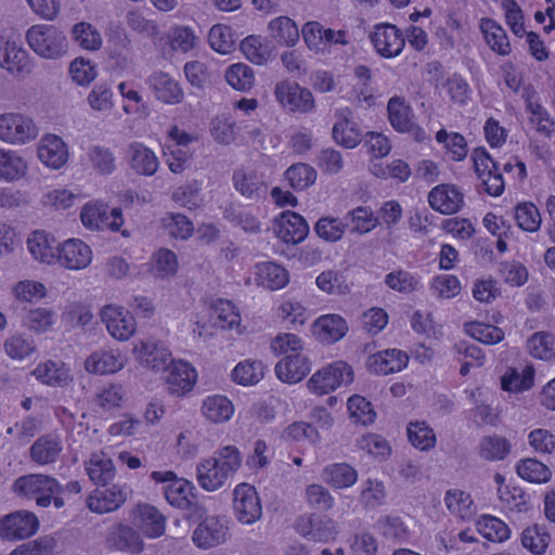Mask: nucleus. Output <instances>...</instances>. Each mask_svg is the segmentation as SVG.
I'll return each instance as SVG.
<instances>
[{
  "instance_id": "nucleus-32",
  "label": "nucleus",
  "mask_w": 555,
  "mask_h": 555,
  "mask_svg": "<svg viewBox=\"0 0 555 555\" xmlns=\"http://www.w3.org/2000/svg\"><path fill=\"white\" fill-rule=\"evenodd\" d=\"M388 119L390 125L399 132H411L415 127L411 106L405 99L395 95L387 104Z\"/></svg>"
},
{
  "instance_id": "nucleus-58",
  "label": "nucleus",
  "mask_w": 555,
  "mask_h": 555,
  "mask_svg": "<svg viewBox=\"0 0 555 555\" xmlns=\"http://www.w3.org/2000/svg\"><path fill=\"white\" fill-rule=\"evenodd\" d=\"M479 533L489 541L503 542L509 537V528L494 516H483L477 524Z\"/></svg>"
},
{
  "instance_id": "nucleus-59",
  "label": "nucleus",
  "mask_w": 555,
  "mask_h": 555,
  "mask_svg": "<svg viewBox=\"0 0 555 555\" xmlns=\"http://www.w3.org/2000/svg\"><path fill=\"white\" fill-rule=\"evenodd\" d=\"M514 218L518 227L528 232H535L541 225V215L534 204L525 202L515 207Z\"/></svg>"
},
{
  "instance_id": "nucleus-45",
  "label": "nucleus",
  "mask_w": 555,
  "mask_h": 555,
  "mask_svg": "<svg viewBox=\"0 0 555 555\" xmlns=\"http://www.w3.org/2000/svg\"><path fill=\"white\" fill-rule=\"evenodd\" d=\"M448 509L462 519H469L475 515L476 507L470 495L463 490H449L444 496Z\"/></svg>"
},
{
  "instance_id": "nucleus-48",
  "label": "nucleus",
  "mask_w": 555,
  "mask_h": 555,
  "mask_svg": "<svg viewBox=\"0 0 555 555\" xmlns=\"http://www.w3.org/2000/svg\"><path fill=\"white\" fill-rule=\"evenodd\" d=\"M264 366L258 360L240 362L232 371V379L244 386L255 385L263 378Z\"/></svg>"
},
{
  "instance_id": "nucleus-63",
  "label": "nucleus",
  "mask_w": 555,
  "mask_h": 555,
  "mask_svg": "<svg viewBox=\"0 0 555 555\" xmlns=\"http://www.w3.org/2000/svg\"><path fill=\"white\" fill-rule=\"evenodd\" d=\"M217 324L222 328H234L241 322V315L234 305L224 299H217L212 305Z\"/></svg>"
},
{
  "instance_id": "nucleus-41",
  "label": "nucleus",
  "mask_w": 555,
  "mask_h": 555,
  "mask_svg": "<svg viewBox=\"0 0 555 555\" xmlns=\"http://www.w3.org/2000/svg\"><path fill=\"white\" fill-rule=\"evenodd\" d=\"M139 528L144 535L147 538H158L164 534L165 518L154 506H139Z\"/></svg>"
},
{
  "instance_id": "nucleus-25",
  "label": "nucleus",
  "mask_w": 555,
  "mask_h": 555,
  "mask_svg": "<svg viewBox=\"0 0 555 555\" xmlns=\"http://www.w3.org/2000/svg\"><path fill=\"white\" fill-rule=\"evenodd\" d=\"M126 158L130 168L139 176L152 177L159 167L155 153L140 142H131L127 146Z\"/></svg>"
},
{
  "instance_id": "nucleus-33",
  "label": "nucleus",
  "mask_w": 555,
  "mask_h": 555,
  "mask_svg": "<svg viewBox=\"0 0 555 555\" xmlns=\"http://www.w3.org/2000/svg\"><path fill=\"white\" fill-rule=\"evenodd\" d=\"M321 478L335 489H345L357 482L358 472L348 463H334L322 469Z\"/></svg>"
},
{
  "instance_id": "nucleus-24",
  "label": "nucleus",
  "mask_w": 555,
  "mask_h": 555,
  "mask_svg": "<svg viewBox=\"0 0 555 555\" xmlns=\"http://www.w3.org/2000/svg\"><path fill=\"white\" fill-rule=\"evenodd\" d=\"M275 232L283 242L298 244L307 237L309 225L302 216L287 210L278 218Z\"/></svg>"
},
{
  "instance_id": "nucleus-51",
  "label": "nucleus",
  "mask_w": 555,
  "mask_h": 555,
  "mask_svg": "<svg viewBox=\"0 0 555 555\" xmlns=\"http://www.w3.org/2000/svg\"><path fill=\"white\" fill-rule=\"evenodd\" d=\"M479 452L487 461L503 460L511 452V443L504 437L486 436L480 440Z\"/></svg>"
},
{
  "instance_id": "nucleus-4",
  "label": "nucleus",
  "mask_w": 555,
  "mask_h": 555,
  "mask_svg": "<svg viewBox=\"0 0 555 555\" xmlns=\"http://www.w3.org/2000/svg\"><path fill=\"white\" fill-rule=\"evenodd\" d=\"M274 96L278 103L289 113L309 114L315 108L312 92L295 81H279L274 87Z\"/></svg>"
},
{
  "instance_id": "nucleus-47",
  "label": "nucleus",
  "mask_w": 555,
  "mask_h": 555,
  "mask_svg": "<svg viewBox=\"0 0 555 555\" xmlns=\"http://www.w3.org/2000/svg\"><path fill=\"white\" fill-rule=\"evenodd\" d=\"M317 170L305 163H297L292 165L285 171V178L292 189L302 191L314 184L317 180Z\"/></svg>"
},
{
  "instance_id": "nucleus-13",
  "label": "nucleus",
  "mask_w": 555,
  "mask_h": 555,
  "mask_svg": "<svg viewBox=\"0 0 555 555\" xmlns=\"http://www.w3.org/2000/svg\"><path fill=\"white\" fill-rule=\"evenodd\" d=\"M370 39L376 52L386 59L399 55L405 44V38L401 30L391 24L376 25Z\"/></svg>"
},
{
  "instance_id": "nucleus-19",
  "label": "nucleus",
  "mask_w": 555,
  "mask_h": 555,
  "mask_svg": "<svg viewBox=\"0 0 555 555\" xmlns=\"http://www.w3.org/2000/svg\"><path fill=\"white\" fill-rule=\"evenodd\" d=\"M430 207L443 215H452L464 206V195L453 184H439L428 194Z\"/></svg>"
},
{
  "instance_id": "nucleus-22",
  "label": "nucleus",
  "mask_w": 555,
  "mask_h": 555,
  "mask_svg": "<svg viewBox=\"0 0 555 555\" xmlns=\"http://www.w3.org/2000/svg\"><path fill=\"white\" fill-rule=\"evenodd\" d=\"M146 82L158 101L171 105L183 101L182 88L169 74L162 70L154 72L149 76Z\"/></svg>"
},
{
  "instance_id": "nucleus-43",
  "label": "nucleus",
  "mask_w": 555,
  "mask_h": 555,
  "mask_svg": "<svg viewBox=\"0 0 555 555\" xmlns=\"http://www.w3.org/2000/svg\"><path fill=\"white\" fill-rule=\"evenodd\" d=\"M26 170V162L16 152L0 150V180H17L25 175Z\"/></svg>"
},
{
  "instance_id": "nucleus-15",
  "label": "nucleus",
  "mask_w": 555,
  "mask_h": 555,
  "mask_svg": "<svg viewBox=\"0 0 555 555\" xmlns=\"http://www.w3.org/2000/svg\"><path fill=\"white\" fill-rule=\"evenodd\" d=\"M0 67L13 76L29 74L31 65L28 52L15 41L0 37Z\"/></svg>"
},
{
  "instance_id": "nucleus-40",
  "label": "nucleus",
  "mask_w": 555,
  "mask_h": 555,
  "mask_svg": "<svg viewBox=\"0 0 555 555\" xmlns=\"http://www.w3.org/2000/svg\"><path fill=\"white\" fill-rule=\"evenodd\" d=\"M270 36L281 44L293 47L299 39L295 22L287 16H279L269 23Z\"/></svg>"
},
{
  "instance_id": "nucleus-37",
  "label": "nucleus",
  "mask_w": 555,
  "mask_h": 555,
  "mask_svg": "<svg viewBox=\"0 0 555 555\" xmlns=\"http://www.w3.org/2000/svg\"><path fill=\"white\" fill-rule=\"evenodd\" d=\"M61 451V440L52 435L38 438L29 450L31 460L40 465L54 463L60 456Z\"/></svg>"
},
{
  "instance_id": "nucleus-39",
  "label": "nucleus",
  "mask_w": 555,
  "mask_h": 555,
  "mask_svg": "<svg viewBox=\"0 0 555 555\" xmlns=\"http://www.w3.org/2000/svg\"><path fill=\"white\" fill-rule=\"evenodd\" d=\"M204 416L212 423H221L231 418L234 412L232 402L224 396L207 397L202 404Z\"/></svg>"
},
{
  "instance_id": "nucleus-38",
  "label": "nucleus",
  "mask_w": 555,
  "mask_h": 555,
  "mask_svg": "<svg viewBox=\"0 0 555 555\" xmlns=\"http://www.w3.org/2000/svg\"><path fill=\"white\" fill-rule=\"evenodd\" d=\"M233 184L237 192L250 199L261 197L267 191L264 181L254 171H235L233 173Z\"/></svg>"
},
{
  "instance_id": "nucleus-18",
  "label": "nucleus",
  "mask_w": 555,
  "mask_h": 555,
  "mask_svg": "<svg viewBox=\"0 0 555 555\" xmlns=\"http://www.w3.org/2000/svg\"><path fill=\"white\" fill-rule=\"evenodd\" d=\"M165 372L167 390L177 397L191 391L197 378L194 367L184 361L173 360Z\"/></svg>"
},
{
  "instance_id": "nucleus-64",
  "label": "nucleus",
  "mask_w": 555,
  "mask_h": 555,
  "mask_svg": "<svg viewBox=\"0 0 555 555\" xmlns=\"http://www.w3.org/2000/svg\"><path fill=\"white\" fill-rule=\"evenodd\" d=\"M34 374L42 383L51 386H61L68 379L67 370L52 361L39 364L35 369Z\"/></svg>"
},
{
  "instance_id": "nucleus-20",
  "label": "nucleus",
  "mask_w": 555,
  "mask_h": 555,
  "mask_svg": "<svg viewBox=\"0 0 555 555\" xmlns=\"http://www.w3.org/2000/svg\"><path fill=\"white\" fill-rule=\"evenodd\" d=\"M14 488L18 494L34 498L36 501L40 495L63 491L56 479L42 474L22 476L15 480Z\"/></svg>"
},
{
  "instance_id": "nucleus-57",
  "label": "nucleus",
  "mask_w": 555,
  "mask_h": 555,
  "mask_svg": "<svg viewBox=\"0 0 555 555\" xmlns=\"http://www.w3.org/2000/svg\"><path fill=\"white\" fill-rule=\"evenodd\" d=\"M550 541L547 531L538 525L526 528L521 533V544L535 555L543 554Z\"/></svg>"
},
{
  "instance_id": "nucleus-16",
  "label": "nucleus",
  "mask_w": 555,
  "mask_h": 555,
  "mask_svg": "<svg viewBox=\"0 0 555 555\" xmlns=\"http://www.w3.org/2000/svg\"><path fill=\"white\" fill-rule=\"evenodd\" d=\"M227 534L228 527L221 518L207 516L194 529L192 540L197 547L210 548L223 543Z\"/></svg>"
},
{
  "instance_id": "nucleus-53",
  "label": "nucleus",
  "mask_w": 555,
  "mask_h": 555,
  "mask_svg": "<svg viewBox=\"0 0 555 555\" xmlns=\"http://www.w3.org/2000/svg\"><path fill=\"white\" fill-rule=\"evenodd\" d=\"M465 332L472 338L486 345H495L504 339V332L500 327L481 322L466 323Z\"/></svg>"
},
{
  "instance_id": "nucleus-7",
  "label": "nucleus",
  "mask_w": 555,
  "mask_h": 555,
  "mask_svg": "<svg viewBox=\"0 0 555 555\" xmlns=\"http://www.w3.org/2000/svg\"><path fill=\"white\" fill-rule=\"evenodd\" d=\"M82 224L90 230L117 232L120 230L124 219L119 208L109 209L100 203L86 204L80 212Z\"/></svg>"
},
{
  "instance_id": "nucleus-54",
  "label": "nucleus",
  "mask_w": 555,
  "mask_h": 555,
  "mask_svg": "<svg viewBox=\"0 0 555 555\" xmlns=\"http://www.w3.org/2000/svg\"><path fill=\"white\" fill-rule=\"evenodd\" d=\"M436 140L444 145L452 160L461 162L466 157L468 152L467 143L461 133H449L447 130L441 129L437 132Z\"/></svg>"
},
{
  "instance_id": "nucleus-62",
  "label": "nucleus",
  "mask_w": 555,
  "mask_h": 555,
  "mask_svg": "<svg viewBox=\"0 0 555 555\" xmlns=\"http://www.w3.org/2000/svg\"><path fill=\"white\" fill-rule=\"evenodd\" d=\"M75 41L85 50H99L102 46L100 33L89 23H78L73 28Z\"/></svg>"
},
{
  "instance_id": "nucleus-29",
  "label": "nucleus",
  "mask_w": 555,
  "mask_h": 555,
  "mask_svg": "<svg viewBox=\"0 0 555 555\" xmlns=\"http://www.w3.org/2000/svg\"><path fill=\"white\" fill-rule=\"evenodd\" d=\"M347 332V322L339 314L321 315L313 323L314 335L319 340L326 344L340 340Z\"/></svg>"
},
{
  "instance_id": "nucleus-12",
  "label": "nucleus",
  "mask_w": 555,
  "mask_h": 555,
  "mask_svg": "<svg viewBox=\"0 0 555 555\" xmlns=\"http://www.w3.org/2000/svg\"><path fill=\"white\" fill-rule=\"evenodd\" d=\"M335 118L332 129L334 141L346 149L358 146L363 139V131L354 119L352 111L349 107L337 109Z\"/></svg>"
},
{
  "instance_id": "nucleus-1",
  "label": "nucleus",
  "mask_w": 555,
  "mask_h": 555,
  "mask_svg": "<svg viewBox=\"0 0 555 555\" xmlns=\"http://www.w3.org/2000/svg\"><path fill=\"white\" fill-rule=\"evenodd\" d=\"M242 466V453L232 444L219 448L212 456L202 460L196 466L199 486L209 492L217 491Z\"/></svg>"
},
{
  "instance_id": "nucleus-31",
  "label": "nucleus",
  "mask_w": 555,
  "mask_h": 555,
  "mask_svg": "<svg viewBox=\"0 0 555 555\" xmlns=\"http://www.w3.org/2000/svg\"><path fill=\"white\" fill-rule=\"evenodd\" d=\"M85 467L90 480L102 487H105L115 476L113 461L104 452L92 453L85 462Z\"/></svg>"
},
{
  "instance_id": "nucleus-44",
  "label": "nucleus",
  "mask_w": 555,
  "mask_h": 555,
  "mask_svg": "<svg viewBox=\"0 0 555 555\" xmlns=\"http://www.w3.org/2000/svg\"><path fill=\"white\" fill-rule=\"evenodd\" d=\"M406 431L409 441L414 448L421 451H429L435 448L437 442L436 434L426 422H411Z\"/></svg>"
},
{
  "instance_id": "nucleus-8",
  "label": "nucleus",
  "mask_w": 555,
  "mask_h": 555,
  "mask_svg": "<svg viewBox=\"0 0 555 555\" xmlns=\"http://www.w3.org/2000/svg\"><path fill=\"white\" fill-rule=\"evenodd\" d=\"M100 318L108 334L118 341L129 340L137 331L135 319L124 307L105 305L100 311Z\"/></svg>"
},
{
  "instance_id": "nucleus-56",
  "label": "nucleus",
  "mask_w": 555,
  "mask_h": 555,
  "mask_svg": "<svg viewBox=\"0 0 555 555\" xmlns=\"http://www.w3.org/2000/svg\"><path fill=\"white\" fill-rule=\"evenodd\" d=\"M88 159L100 175H111L116 169L114 153L105 146L93 145L89 149Z\"/></svg>"
},
{
  "instance_id": "nucleus-46",
  "label": "nucleus",
  "mask_w": 555,
  "mask_h": 555,
  "mask_svg": "<svg viewBox=\"0 0 555 555\" xmlns=\"http://www.w3.org/2000/svg\"><path fill=\"white\" fill-rule=\"evenodd\" d=\"M534 370L532 366H525L519 373L516 369H508L501 377V387L506 391H524L532 387Z\"/></svg>"
},
{
  "instance_id": "nucleus-10",
  "label": "nucleus",
  "mask_w": 555,
  "mask_h": 555,
  "mask_svg": "<svg viewBox=\"0 0 555 555\" xmlns=\"http://www.w3.org/2000/svg\"><path fill=\"white\" fill-rule=\"evenodd\" d=\"M133 353L142 367L153 372H165L173 361L168 347L153 339L139 341L133 348Z\"/></svg>"
},
{
  "instance_id": "nucleus-61",
  "label": "nucleus",
  "mask_w": 555,
  "mask_h": 555,
  "mask_svg": "<svg viewBox=\"0 0 555 555\" xmlns=\"http://www.w3.org/2000/svg\"><path fill=\"white\" fill-rule=\"evenodd\" d=\"M348 227V222L338 218L323 217L315 223L314 230L321 238L327 242H337Z\"/></svg>"
},
{
  "instance_id": "nucleus-36",
  "label": "nucleus",
  "mask_w": 555,
  "mask_h": 555,
  "mask_svg": "<svg viewBox=\"0 0 555 555\" xmlns=\"http://www.w3.org/2000/svg\"><path fill=\"white\" fill-rule=\"evenodd\" d=\"M480 29L490 49L499 55H508L512 51L505 29L491 18H482Z\"/></svg>"
},
{
  "instance_id": "nucleus-28",
  "label": "nucleus",
  "mask_w": 555,
  "mask_h": 555,
  "mask_svg": "<svg viewBox=\"0 0 555 555\" xmlns=\"http://www.w3.org/2000/svg\"><path fill=\"white\" fill-rule=\"evenodd\" d=\"M310 372V362L301 353H291L280 360L275 365V373L280 380L295 384L304 379Z\"/></svg>"
},
{
  "instance_id": "nucleus-26",
  "label": "nucleus",
  "mask_w": 555,
  "mask_h": 555,
  "mask_svg": "<svg viewBox=\"0 0 555 555\" xmlns=\"http://www.w3.org/2000/svg\"><path fill=\"white\" fill-rule=\"evenodd\" d=\"M38 157L47 166L59 169L68 159V150L62 138L55 134H46L38 145Z\"/></svg>"
},
{
  "instance_id": "nucleus-17",
  "label": "nucleus",
  "mask_w": 555,
  "mask_h": 555,
  "mask_svg": "<svg viewBox=\"0 0 555 555\" xmlns=\"http://www.w3.org/2000/svg\"><path fill=\"white\" fill-rule=\"evenodd\" d=\"M127 489L113 485L94 490L87 499L88 508L98 514L111 513L118 509L127 500Z\"/></svg>"
},
{
  "instance_id": "nucleus-30",
  "label": "nucleus",
  "mask_w": 555,
  "mask_h": 555,
  "mask_svg": "<svg viewBox=\"0 0 555 555\" xmlns=\"http://www.w3.org/2000/svg\"><path fill=\"white\" fill-rule=\"evenodd\" d=\"M107 542L114 548L131 554H139L144 547L140 533L130 526L122 524L116 525L111 530Z\"/></svg>"
},
{
  "instance_id": "nucleus-49",
  "label": "nucleus",
  "mask_w": 555,
  "mask_h": 555,
  "mask_svg": "<svg viewBox=\"0 0 555 555\" xmlns=\"http://www.w3.org/2000/svg\"><path fill=\"white\" fill-rule=\"evenodd\" d=\"M520 478L534 483L546 482L551 479V469L542 462L535 459L521 460L516 466Z\"/></svg>"
},
{
  "instance_id": "nucleus-55",
  "label": "nucleus",
  "mask_w": 555,
  "mask_h": 555,
  "mask_svg": "<svg viewBox=\"0 0 555 555\" xmlns=\"http://www.w3.org/2000/svg\"><path fill=\"white\" fill-rule=\"evenodd\" d=\"M228 83L235 90L248 91L255 82L253 69L243 63L231 65L225 72Z\"/></svg>"
},
{
  "instance_id": "nucleus-11",
  "label": "nucleus",
  "mask_w": 555,
  "mask_h": 555,
  "mask_svg": "<svg viewBox=\"0 0 555 555\" xmlns=\"http://www.w3.org/2000/svg\"><path fill=\"white\" fill-rule=\"evenodd\" d=\"M39 528L35 514L17 511L0 520V537L5 540H22L31 537Z\"/></svg>"
},
{
  "instance_id": "nucleus-50",
  "label": "nucleus",
  "mask_w": 555,
  "mask_h": 555,
  "mask_svg": "<svg viewBox=\"0 0 555 555\" xmlns=\"http://www.w3.org/2000/svg\"><path fill=\"white\" fill-rule=\"evenodd\" d=\"M529 353L541 360L555 358V337L551 333H534L527 341Z\"/></svg>"
},
{
  "instance_id": "nucleus-42",
  "label": "nucleus",
  "mask_w": 555,
  "mask_h": 555,
  "mask_svg": "<svg viewBox=\"0 0 555 555\" xmlns=\"http://www.w3.org/2000/svg\"><path fill=\"white\" fill-rule=\"evenodd\" d=\"M23 326L36 334L50 331L55 323V312L46 307L30 309L23 317Z\"/></svg>"
},
{
  "instance_id": "nucleus-52",
  "label": "nucleus",
  "mask_w": 555,
  "mask_h": 555,
  "mask_svg": "<svg viewBox=\"0 0 555 555\" xmlns=\"http://www.w3.org/2000/svg\"><path fill=\"white\" fill-rule=\"evenodd\" d=\"M344 221L349 223L350 232L359 234L372 231L377 224V218H374L373 212L362 206L350 210L344 217Z\"/></svg>"
},
{
  "instance_id": "nucleus-23",
  "label": "nucleus",
  "mask_w": 555,
  "mask_h": 555,
  "mask_svg": "<svg viewBox=\"0 0 555 555\" xmlns=\"http://www.w3.org/2000/svg\"><path fill=\"white\" fill-rule=\"evenodd\" d=\"M125 363L126 357L118 349H99L86 359L85 370L92 374H113L120 371Z\"/></svg>"
},
{
  "instance_id": "nucleus-2",
  "label": "nucleus",
  "mask_w": 555,
  "mask_h": 555,
  "mask_svg": "<svg viewBox=\"0 0 555 555\" xmlns=\"http://www.w3.org/2000/svg\"><path fill=\"white\" fill-rule=\"evenodd\" d=\"M26 41L36 54L44 59L55 60L67 53V38L53 25H33L26 31Z\"/></svg>"
},
{
  "instance_id": "nucleus-60",
  "label": "nucleus",
  "mask_w": 555,
  "mask_h": 555,
  "mask_svg": "<svg viewBox=\"0 0 555 555\" xmlns=\"http://www.w3.org/2000/svg\"><path fill=\"white\" fill-rule=\"evenodd\" d=\"M350 417L362 425H371L375 418L376 413L373 405L364 397L353 395L347 402Z\"/></svg>"
},
{
  "instance_id": "nucleus-5",
  "label": "nucleus",
  "mask_w": 555,
  "mask_h": 555,
  "mask_svg": "<svg viewBox=\"0 0 555 555\" xmlns=\"http://www.w3.org/2000/svg\"><path fill=\"white\" fill-rule=\"evenodd\" d=\"M353 380L352 367L344 361H336L317 371L309 379L311 391L324 395L340 386L349 385Z\"/></svg>"
},
{
  "instance_id": "nucleus-35",
  "label": "nucleus",
  "mask_w": 555,
  "mask_h": 555,
  "mask_svg": "<svg viewBox=\"0 0 555 555\" xmlns=\"http://www.w3.org/2000/svg\"><path fill=\"white\" fill-rule=\"evenodd\" d=\"M27 246L35 259L51 263L59 249L55 238L46 231H35L27 240Z\"/></svg>"
},
{
  "instance_id": "nucleus-34",
  "label": "nucleus",
  "mask_w": 555,
  "mask_h": 555,
  "mask_svg": "<svg viewBox=\"0 0 555 555\" xmlns=\"http://www.w3.org/2000/svg\"><path fill=\"white\" fill-rule=\"evenodd\" d=\"M256 282L268 289L283 288L288 283V272L282 266L274 262H261L256 264Z\"/></svg>"
},
{
  "instance_id": "nucleus-21",
  "label": "nucleus",
  "mask_w": 555,
  "mask_h": 555,
  "mask_svg": "<svg viewBox=\"0 0 555 555\" xmlns=\"http://www.w3.org/2000/svg\"><path fill=\"white\" fill-rule=\"evenodd\" d=\"M55 258L69 270H80L90 264L92 251L81 240L70 238L59 246Z\"/></svg>"
},
{
  "instance_id": "nucleus-6",
  "label": "nucleus",
  "mask_w": 555,
  "mask_h": 555,
  "mask_svg": "<svg viewBox=\"0 0 555 555\" xmlns=\"http://www.w3.org/2000/svg\"><path fill=\"white\" fill-rule=\"evenodd\" d=\"M233 511L236 519L244 525H253L262 516V506L256 488L242 482L233 490Z\"/></svg>"
},
{
  "instance_id": "nucleus-9",
  "label": "nucleus",
  "mask_w": 555,
  "mask_h": 555,
  "mask_svg": "<svg viewBox=\"0 0 555 555\" xmlns=\"http://www.w3.org/2000/svg\"><path fill=\"white\" fill-rule=\"evenodd\" d=\"M151 477L156 482H168L164 487V494L170 505L181 509H188L191 506L194 498L192 493L194 487L190 481L178 478L171 470L153 472Z\"/></svg>"
},
{
  "instance_id": "nucleus-27",
  "label": "nucleus",
  "mask_w": 555,
  "mask_h": 555,
  "mask_svg": "<svg viewBox=\"0 0 555 555\" xmlns=\"http://www.w3.org/2000/svg\"><path fill=\"white\" fill-rule=\"evenodd\" d=\"M409 362L408 354L399 349H386L372 354L367 360L371 372L388 375L401 371Z\"/></svg>"
},
{
  "instance_id": "nucleus-14",
  "label": "nucleus",
  "mask_w": 555,
  "mask_h": 555,
  "mask_svg": "<svg viewBox=\"0 0 555 555\" xmlns=\"http://www.w3.org/2000/svg\"><path fill=\"white\" fill-rule=\"evenodd\" d=\"M296 531L315 542H327L336 535L335 522L317 514H305L299 516L295 521Z\"/></svg>"
},
{
  "instance_id": "nucleus-3",
  "label": "nucleus",
  "mask_w": 555,
  "mask_h": 555,
  "mask_svg": "<svg viewBox=\"0 0 555 555\" xmlns=\"http://www.w3.org/2000/svg\"><path fill=\"white\" fill-rule=\"evenodd\" d=\"M39 134L35 120L22 113L0 114V140L12 145H25Z\"/></svg>"
}]
</instances>
